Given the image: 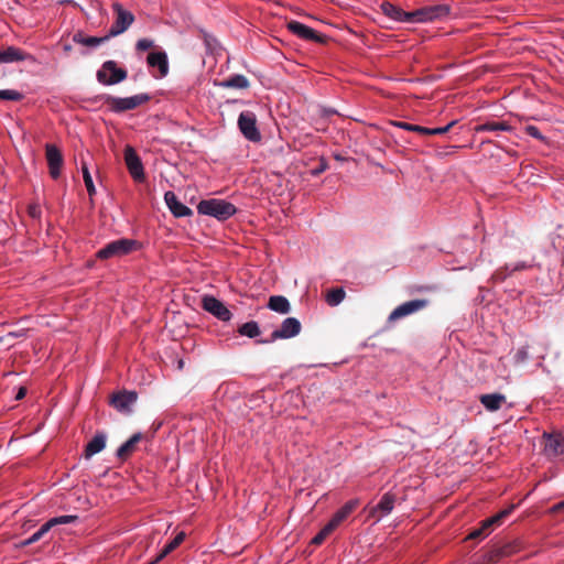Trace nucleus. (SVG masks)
<instances>
[{
	"label": "nucleus",
	"instance_id": "obj_21",
	"mask_svg": "<svg viewBox=\"0 0 564 564\" xmlns=\"http://www.w3.org/2000/svg\"><path fill=\"white\" fill-rule=\"evenodd\" d=\"M147 62L150 67H158L160 76L164 77L169 72L167 55L165 52H152L148 55Z\"/></svg>",
	"mask_w": 564,
	"mask_h": 564
},
{
	"label": "nucleus",
	"instance_id": "obj_8",
	"mask_svg": "<svg viewBox=\"0 0 564 564\" xmlns=\"http://www.w3.org/2000/svg\"><path fill=\"white\" fill-rule=\"evenodd\" d=\"M112 9L115 21L111 29L108 31V39L123 33L134 21V15L130 11L123 9L120 3L115 2L112 4Z\"/></svg>",
	"mask_w": 564,
	"mask_h": 564
},
{
	"label": "nucleus",
	"instance_id": "obj_18",
	"mask_svg": "<svg viewBox=\"0 0 564 564\" xmlns=\"http://www.w3.org/2000/svg\"><path fill=\"white\" fill-rule=\"evenodd\" d=\"M138 247L139 242L137 240L126 238L118 239L108 243V257L124 256L137 250Z\"/></svg>",
	"mask_w": 564,
	"mask_h": 564
},
{
	"label": "nucleus",
	"instance_id": "obj_30",
	"mask_svg": "<svg viewBox=\"0 0 564 564\" xmlns=\"http://www.w3.org/2000/svg\"><path fill=\"white\" fill-rule=\"evenodd\" d=\"M238 333L241 336H246L249 338H256L261 334V330H260V327L257 322L250 321V322H247V323L242 324L241 326H239Z\"/></svg>",
	"mask_w": 564,
	"mask_h": 564
},
{
	"label": "nucleus",
	"instance_id": "obj_10",
	"mask_svg": "<svg viewBox=\"0 0 564 564\" xmlns=\"http://www.w3.org/2000/svg\"><path fill=\"white\" fill-rule=\"evenodd\" d=\"M288 30L300 39L313 41L316 43H325L327 41L326 35L316 32L314 29L299 22L290 21L286 24Z\"/></svg>",
	"mask_w": 564,
	"mask_h": 564
},
{
	"label": "nucleus",
	"instance_id": "obj_5",
	"mask_svg": "<svg viewBox=\"0 0 564 564\" xmlns=\"http://www.w3.org/2000/svg\"><path fill=\"white\" fill-rule=\"evenodd\" d=\"M123 161L133 181L137 183H143L145 181L144 167L133 147H124Z\"/></svg>",
	"mask_w": 564,
	"mask_h": 564
},
{
	"label": "nucleus",
	"instance_id": "obj_50",
	"mask_svg": "<svg viewBox=\"0 0 564 564\" xmlns=\"http://www.w3.org/2000/svg\"><path fill=\"white\" fill-rule=\"evenodd\" d=\"M97 257H98L99 259H106V247H104V248H101V249H99V250H98V252H97Z\"/></svg>",
	"mask_w": 564,
	"mask_h": 564
},
{
	"label": "nucleus",
	"instance_id": "obj_29",
	"mask_svg": "<svg viewBox=\"0 0 564 564\" xmlns=\"http://www.w3.org/2000/svg\"><path fill=\"white\" fill-rule=\"evenodd\" d=\"M127 76L128 73L126 69L117 67L113 61H108V86L124 80Z\"/></svg>",
	"mask_w": 564,
	"mask_h": 564
},
{
	"label": "nucleus",
	"instance_id": "obj_15",
	"mask_svg": "<svg viewBox=\"0 0 564 564\" xmlns=\"http://www.w3.org/2000/svg\"><path fill=\"white\" fill-rule=\"evenodd\" d=\"M23 61H34V57L15 46H2L0 48V64H11Z\"/></svg>",
	"mask_w": 564,
	"mask_h": 564
},
{
	"label": "nucleus",
	"instance_id": "obj_42",
	"mask_svg": "<svg viewBox=\"0 0 564 564\" xmlns=\"http://www.w3.org/2000/svg\"><path fill=\"white\" fill-rule=\"evenodd\" d=\"M525 132L531 135L532 138L534 139H538V140H544V137L542 135V133L540 132V130L538 129V127L535 126H532V124H529L524 128Z\"/></svg>",
	"mask_w": 564,
	"mask_h": 564
},
{
	"label": "nucleus",
	"instance_id": "obj_2",
	"mask_svg": "<svg viewBox=\"0 0 564 564\" xmlns=\"http://www.w3.org/2000/svg\"><path fill=\"white\" fill-rule=\"evenodd\" d=\"M514 506H510L509 508L498 512L497 514L484 520L480 522L479 528L471 530L468 534L467 539L470 540H481L488 536L495 528L499 527L502 521L513 511Z\"/></svg>",
	"mask_w": 564,
	"mask_h": 564
},
{
	"label": "nucleus",
	"instance_id": "obj_4",
	"mask_svg": "<svg viewBox=\"0 0 564 564\" xmlns=\"http://www.w3.org/2000/svg\"><path fill=\"white\" fill-rule=\"evenodd\" d=\"M239 131L250 142L258 143L262 140L260 130L257 127V117L252 111H242L237 121Z\"/></svg>",
	"mask_w": 564,
	"mask_h": 564
},
{
	"label": "nucleus",
	"instance_id": "obj_14",
	"mask_svg": "<svg viewBox=\"0 0 564 564\" xmlns=\"http://www.w3.org/2000/svg\"><path fill=\"white\" fill-rule=\"evenodd\" d=\"M395 496L391 492H386L380 501L370 508L369 517L375 518L376 522L381 518L388 516L394 508Z\"/></svg>",
	"mask_w": 564,
	"mask_h": 564
},
{
	"label": "nucleus",
	"instance_id": "obj_28",
	"mask_svg": "<svg viewBox=\"0 0 564 564\" xmlns=\"http://www.w3.org/2000/svg\"><path fill=\"white\" fill-rule=\"evenodd\" d=\"M268 307L280 314H288L291 311L289 300L282 295L270 296Z\"/></svg>",
	"mask_w": 564,
	"mask_h": 564
},
{
	"label": "nucleus",
	"instance_id": "obj_48",
	"mask_svg": "<svg viewBox=\"0 0 564 564\" xmlns=\"http://www.w3.org/2000/svg\"><path fill=\"white\" fill-rule=\"evenodd\" d=\"M25 334H26L25 329H20V330H17V332H9L7 334V337H12V338L24 337Z\"/></svg>",
	"mask_w": 564,
	"mask_h": 564
},
{
	"label": "nucleus",
	"instance_id": "obj_38",
	"mask_svg": "<svg viewBox=\"0 0 564 564\" xmlns=\"http://www.w3.org/2000/svg\"><path fill=\"white\" fill-rule=\"evenodd\" d=\"M395 126L397 127H400L402 129H405V130H410V131H415V132H419V133H424V132H427V128L425 127H421V126H415V124H411V123H408V122H395Z\"/></svg>",
	"mask_w": 564,
	"mask_h": 564
},
{
	"label": "nucleus",
	"instance_id": "obj_43",
	"mask_svg": "<svg viewBox=\"0 0 564 564\" xmlns=\"http://www.w3.org/2000/svg\"><path fill=\"white\" fill-rule=\"evenodd\" d=\"M340 524L341 522L332 517V519L324 525V528L332 534Z\"/></svg>",
	"mask_w": 564,
	"mask_h": 564
},
{
	"label": "nucleus",
	"instance_id": "obj_25",
	"mask_svg": "<svg viewBox=\"0 0 564 564\" xmlns=\"http://www.w3.org/2000/svg\"><path fill=\"white\" fill-rule=\"evenodd\" d=\"M73 41L88 48H96L104 44L106 36H90L83 32H77L73 36Z\"/></svg>",
	"mask_w": 564,
	"mask_h": 564
},
{
	"label": "nucleus",
	"instance_id": "obj_16",
	"mask_svg": "<svg viewBox=\"0 0 564 564\" xmlns=\"http://www.w3.org/2000/svg\"><path fill=\"white\" fill-rule=\"evenodd\" d=\"M137 400V393L133 391H120L118 393H113L109 403L116 408L118 411L123 413H129L131 411V405Z\"/></svg>",
	"mask_w": 564,
	"mask_h": 564
},
{
	"label": "nucleus",
	"instance_id": "obj_47",
	"mask_svg": "<svg viewBox=\"0 0 564 564\" xmlns=\"http://www.w3.org/2000/svg\"><path fill=\"white\" fill-rule=\"evenodd\" d=\"M564 510V500L563 501H560L558 503H555L551 509H550V512L551 513H558V512H562Z\"/></svg>",
	"mask_w": 564,
	"mask_h": 564
},
{
	"label": "nucleus",
	"instance_id": "obj_46",
	"mask_svg": "<svg viewBox=\"0 0 564 564\" xmlns=\"http://www.w3.org/2000/svg\"><path fill=\"white\" fill-rule=\"evenodd\" d=\"M97 78L101 84H106V63H104L98 69Z\"/></svg>",
	"mask_w": 564,
	"mask_h": 564
},
{
	"label": "nucleus",
	"instance_id": "obj_9",
	"mask_svg": "<svg viewBox=\"0 0 564 564\" xmlns=\"http://www.w3.org/2000/svg\"><path fill=\"white\" fill-rule=\"evenodd\" d=\"M430 304V301L426 299H416L412 301L404 302L397 306L389 315L388 322L393 323L398 319L412 315L421 310H424Z\"/></svg>",
	"mask_w": 564,
	"mask_h": 564
},
{
	"label": "nucleus",
	"instance_id": "obj_20",
	"mask_svg": "<svg viewBox=\"0 0 564 564\" xmlns=\"http://www.w3.org/2000/svg\"><path fill=\"white\" fill-rule=\"evenodd\" d=\"M506 395L502 393H488L479 397L480 403L487 411L495 412L506 403Z\"/></svg>",
	"mask_w": 564,
	"mask_h": 564
},
{
	"label": "nucleus",
	"instance_id": "obj_23",
	"mask_svg": "<svg viewBox=\"0 0 564 564\" xmlns=\"http://www.w3.org/2000/svg\"><path fill=\"white\" fill-rule=\"evenodd\" d=\"M519 550H520L519 543L510 542V543H507V544H505L502 546H498V547L494 549L490 552L489 560L491 562H497L501 557L511 556V555L518 553Z\"/></svg>",
	"mask_w": 564,
	"mask_h": 564
},
{
	"label": "nucleus",
	"instance_id": "obj_49",
	"mask_svg": "<svg viewBox=\"0 0 564 564\" xmlns=\"http://www.w3.org/2000/svg\"><path fill=\"white\" fill-rule=\"evenodd\" d=\"M26 394V389L21 387L15 395V400H22Z\"/></svg>",
	"mask_w": 564,
	"mask_h": 564
},
{
	"label": "nucleus",
	"instance_id": "obj_27",
	"mask_svg": "<svg viewBox=\"0 0 564 564\" xmlns=\"http://www.w3.org/2000/svg\"><path fill=\"white\" fill-rule=\"evenodd\" d=\"M476 132H510L513 128L506 121H486L475 128Z\"/></svg>",
	"mask_w": 564,
	"mask_h": 564
},
{
	"label": "nucleus",
	"instance_id": "obj_45",
	"mask_svg": "<svg viewBox=\"0 0 564 564\" xmlns=\"http://www.w3.org/2000/svg\"><path fill=\"white\" fill-rule=\"evenodd\" d=\"M532 265L524 262V261H520V262H517L512 268H511V272H517V271H522V270H527V269H530Z\"/></svg>",
	"mask_w": 564,
	"mask_h": 564
},
{
	"label": "nucleus",
	"instance_id": "obj_40",
	"mask_svg": "<svg viewBox=\"0 0 564 564\" xmlns=\"http://www.w3.org/2000/svg\"><path fill=\"white\" fill-rule=\"evenodd\" d=\"M327 169H328L327 161L324 158H321L318 165L311 171V174L313 176H318L319 174L324 173Z\"/></svg>",
	"mask_w": 564,
	"mask_h": 564
},
{
	"label": "nucleus",
	"instance_id": "obj_6",
	"mask_svg": "<svg viewBox=\"0 0 564 564\" xmlns=\"http://www.w3.org/2000/svg\"><path fill=\"white\" fill-rule=\"evenodd\" d=\"M302 329V325L300 321L295 317L285 318L280 328L273 330L268 339H261L258 343L260 344H269L273 343L278 339H289L295 337L300 334Z\"/></svg>",
	"mask_w": 564,
	"mask_h": 564
},
{
	"label": "nucleus",
	"instance_id": "obj_11",
	"mask_svg": "<svg viewBox=\"0 0 564 564\" xmlns=\"http://www.w3.org/2000/svg\"><path fill=\"white\" fill-rule=\"evenodd\" d=\"M202 307L217 317L219 321L228 322L231 319V312L227 308V306L220 302L218 299L212 295H205L202 299Z\"/></svg>",
	"mask_w": 564,
	"mask_h": 564
},
{
	"label": "nucleus",
	"instance_id": "obj_51",
	"mask_svg": "<svg viewBox=\"0 0 564 564\" xmlns=\"http://www.w3.org/2000/svg\"><path fill=\"white\" fill-rule=\"evenodd\" d=\"M517 356L523 360L527 358V352L521 349L518 351Z\"/></svg>",
	"mask_w": 564,
	"mask_h": 564
},
{
	"label": "nucleus",
	"instance_id": "obj_7",
	"mask_svg": "<svg viewBox=\"0 0 564 564\" xmlns=\"http://www.w3.org/2000/svg\"><path fill=\"white\" fill-rule=\"evenodd\" d=\"M150 95L148 94H138L131 97H109L108 96V104L110 105V109L113 112H124L127 110H133L143 104L148 102L150 100Z\"/></svg>",
	"mask_w": 564,
	"mask_h": 564
},
{
	"label": "nucleus",
	"instance_id": "obj_39",
	"mask_svg": "<svg viewBox=\"0 0 564 564\" xmlns=\"http://www.w3.org/2000/svg\"><path fill=\"white\" fill-rule=\"evenodd\" d=\"M456 122L455 121H452L449 122L448 124L444 126V127H441V128H435V129H430L427 128V132H424L423 134H444L446 132L449 131V129L455 124Z\"/></svg>",
	"mask_w": 564,
	"mask_h": 564
},
{
	"label": "nucleus",
	"instance_id": "obj_22",
	"mask_svg": "<svg viewBox=\"0 0 564 564\" xmlns=\"http://www.w3.org/2000/svg\"><path fill=\"white\" fill-rule=\"evenodd\" d=\"M141 433L133 434L127 442H124L117 451V457L120 460H126L135 451L138 443L142 440Z\"/></svg>",
	"mask_w": 564,
	"mask_h": 564
},
{
	"label": "nucleus",
	"instance_id": "obj_12",
	"mask_svg": "<svg viewBox=\"0 0 564 564\" xmlns=\"http://www.w3.org/2000/svg\"><path fill=\"white\" fill-rule=\"evenodd\" d=\"M543 451L549 457L564 455V435L560 432L544 434Z\"/></svg>",
	"mask_w": 564,
	"mask_h": 564
},
{
	"label": "nucleus",
	"instance_id": "obj_24",
	"mask_svg": "<svg viewBox=\"0 0 564 564\" xmlns=\"http://www.w3.org/2000/svg\"><path fill=\"white\" fill-rule=\"evenodd\" d=\"M106 446V436L104 434H97L88 444L85 446L84 458L90 459L95 454L100 453Z\"/></svg>",
	"mask_w": 564,
	"mask_h": 564
},
{
	"label": "nucleus",
	"instance_id": "obj_13",
	"mask_svg": "<svg viewBox=\"0 0 564 564\" xmlns=\"http://www.w3.org/2000/svg\"><path fill=\"white\" fill-rule=\"evenodd\" d=\"M45 155L50 175L54 180L58 178L63 166V155L61 151L54 144H46Z\"/></svg>",
	"mask_w": 564,
	"mask_h": 564
},
{
	"label": "nucleus",
	"instance_id": "obj_41",
	"mask_svg": "<svg viewBox=\"0 0 564 564\" xmlns=\"http://www.w3.org/2000/svg\"><path fill=\"white\" fill-rule=\"evenodd\" d=\"M330 533L323 529L312 539L311 543L314 545H321Z\"/></svg>",
	"mask_w": 564,
	"mask_h": 564
},
{
	"label": "nucleus",
	"instance_id": "obj_37",
	"mask_svg": "<svg viewBox=\"0 0 564 564\" xmlns=\"http://www.w3.org/2000/svg\"><path fill=\"white\" fill-rule=\"evenodd\" d=\"M512 272H511V269H510V265H505L503 268H500L498 269L494 274H492V280L495 282H503L508 275H510Z\"/></svg>",
	"mask_w": 564,
	"mask_h": 564
},
{
	"label": "nucleus",
	"instance_id": "obj_33",
	"mask_svg": "<svg viewBox=\"0 0 564 564\" xmlns=\"http://www.w3.org/2000/svg\"><path fill=\"white\" fill-rule=\"evenodd\" d=\"M52 529L50 521L44 523L36 532H34L28 540L23 542L24 545L33 544L42 539V536Z\"/></svg>",
	"mask_w": 564,
	"mask_h": 564
},
{
	"label": "nucleus",
	"instance_id": "obj_35",
	"mask_svg": "<svg viewBox=\"0 0 564 564\" xmlns=\"http://www.w3.org/2000/svg\"><path fill=\"white\" fill-rule=\"evenodd\" d=\"M77 520H78L77 516L69 514V516L55 517V518L50 519L48 521H50V524L53 528V527L58 525V524L73 523V522H76Z\"/></svg>",
	"mask_w": 564,
	"mask_h": 564
},
{
	"label": "nucleus",
	"instance_id": "obj_34",
	"mask_svg": "<svg viewBox=\"0 0 564 564\" xmlns=\"http://www.w3.org/2000/svg\"><path fill=\"white\" fill-rule=\"evenodd\" d=\"M82 171H83V177H84L85 186H86L87 192H88V194H89V196L91 198L93 195L96 194V188H95V185H94L90 172H89V170H88V167H87V165L85 163L82 166Z\"/></svg>",
	"mask_w": 564,
	"mask_h": 564
},
{
	"label": "nucleus",
	"instance_id": "obj_36",
	"mask_svg": "<svg viewBox=\"0 0 564 564\" xmlns=\"http://www.w3.org/2000/svg\"><path fill=\"white\" fill-rule=\"evenodd\" d=\"M22 98L23 95L17 90H0V99L20 101Z\"/></svg>",
	"mask_w": 564,
	"mask_h": 564
},
{
	"label": "nucleus",
	"instance_id": "obj_32",
	"mask_svg": "<svg viewBox=\"0 0 564 564\" xmlns=\"http://www.w3.org/2000/svg\"><path fill=\"white\" fill-rule=\"evenodd\" d=\"M345 295H346V293H345L344 289H341V288L332 289L327 292L326 302L330 306H336L345 299Z\"/></svg>",
	"mask_w": 564,
	"mask_h": 564
},
{
	"label": "nucleus",
	"instance_id": "obj_44",
	"mask_svg": "<svg viewBox=\"0 0 564 564\" xmlns=\"http://www.w3.org/2000/svg\"><path fill=\"white\" fill-rule=\"evenodd\" d=\"M152 45H153V42L148 39H141L137 42V48L139 51H147V50L151 48Z\"/></svg>",
	"mask_w": 564,
	"mask_h": 564
},
{
	"label": "nucleus",
	"instance_id": "obj_17",
	"mask_svg": "<svg viewBox=\"0 0 564 564\" xmlns=\"http://www.w3.org/2000/svg\"><path fill=\"white\" fill-rule=\"evenodd\" d=\"M380 10L386 17L394 21L412 23V11L405 12L400 7H397L389 1H382L380 4Z\"/></svg>",
	"mask_w": 564,
	"mask_h": 564
},
{
	"label": "nucleus",
	"instance_id": "obj_1",
	"mask_svg": "<svg viewBox=\"0 0 564 564\" xmlns=\"http://www.w3.org/2000/svg\"><path fill=\"white\" fill-rule=\"evenodd\" d=\"M197 212L217 218L218 220H227L236 214L237 208L234 204L217 198L200 200L197 205Z\"/></svg>",
	"mask_w": 564,
	"mask_h": 564
},
{
	"label": "nucleus",
	"instance_id": "obj_31",
	"mask_svg": "<svg viewBox=\"0 0 564 564\" xmlns=\"http://www.w3.org/2000/svg\"><path fill=\"white\" fill-rule=\"evenodd\" d=\"M358 500H349L333 517L343 523L358 507Z\"/></svg>",
	"mask_w": 564,
	"mask_h": 564
},
{
	"label": "nucleus",
	"instance_id": "obj_26",
	"mask_svg": "<svg viewBox=\"0 0 564 564\" xmlns=\"http://www.w3.org/2000/svg\"><path fill=\"white\" fill-rule=\"evenodd\" d=\"M223 88L247 89L250 86L249 79L245 75H232L217 84Z\"/></svg>",
	"mask_w": 564,
	"mask_h": 564
},
{
	"label": "nucleus",
	"instance_id": "obj_52",
	"mask_svg": "<svg viewBox=\"0 0 564 564\" xmlns=\"http://www.w3.org/2000/svg\"><path fill=\"white\" fill-rule=\"evenodd\" d=\"M335 159L338 160V161H344L345 159L343 156H340L339 154H336L335 155Z\"/></svg>",
	"mask_w": 564,
	"mask_h": 564
},
{
	"label": "nucleus",
	"instance_id": "obj_19",
	"mask_svg": "<svg viewBox=\"0 0 564 564\" xmlns=\"http://www.w3.org/2000/svg\"><path fill=\"white\" fill-rule=\"evenodd\" d=\"M164 200L175 217H186L193 214L192 209L182 204L174 192L169 191L164 194Z\"/></svg>",
	"mask_w": 564,
	"mask_h": 564
},
{
	"label": "nucleus",
	"instance_id": "obj_3",
	"mask_svg": "<svg viewBox=\"0 0 564 564\" xmlns=\"http://www.w3.org/2000/svg\"><path fill=\"white\" fill-rule=\"evenodd\" d=\"M451 13L447 4H435L412 11V23H425L442 20Z\"/></svg>",
	"mask_w": 564,
	"mask_h": 564
}]
</instances>
